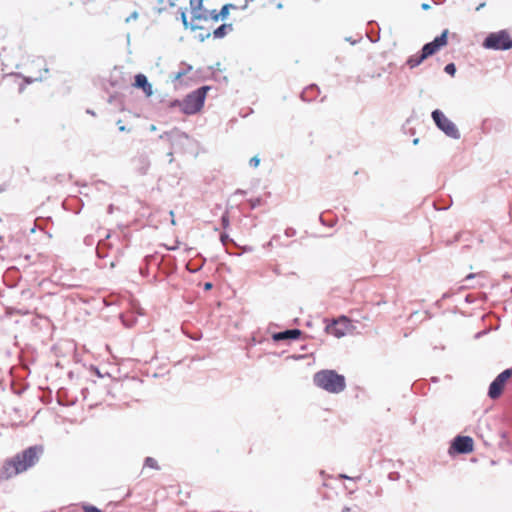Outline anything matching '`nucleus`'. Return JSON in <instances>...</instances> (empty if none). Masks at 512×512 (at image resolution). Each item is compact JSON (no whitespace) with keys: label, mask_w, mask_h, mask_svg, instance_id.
Returning a JSON list of instances; mask_svg holds the SVG:
<instances>
[{"label":"nucleus","mask_w":512,"mask_h":512,"mask_svg":"<svg viewBox=\"0 0 512 512\" xmlns=\"http://www.w3.org/2000/svg\"><path fill=\"white\" fill-rule=\"evenodd\" d=\"M220 239H221V242L223 243V245L226 244V242L229 240V236L227 234H221L220 236Z\"/></svg>","instance_id":"nucleus-27"},{"label":"nucleus","mask_w":512,"mask_h":512,"mask_svg":"<svg viewBox=\"0 0 512 512\" xmlns=\"http://www.w3.org/2000/svg\"><path fill=\"white\" fill-rule=\"evenodd\" d=\"M145 466L153 469H158L157 461L152 457H147L145 459Z\"/></svg>","instance_id":"nucleus-18"},{"label":"nucleus","mask_w":512,"mask_h":512,"mask_svg":"<svg viewBox=\"0 0 512 512\" xmlns=\"http://www.w3.org/2000/svg\"><path fill=\"white\" fill-rule=\"evenodd\" d=\"M428 8H429L428 4H426V3L422 4V9L427 10Z\"/></svg>","instance_id":"nucleus-35"},{"label":"nucleus","mask_w":512,"mask_h":512,"mask_svg":"<svg viewBox=\"0 0 512 512\" xmlns=\"http://www.w3.org/2000/svg\"><path fill=\"white\" fill-rule=\"evenodd\" d=\"M342 512H359V511H357L356 509L351 508V507H344L342 509Z\"/></svg>","instance_id":"nucleus-28"},{"label":"nucleus","mask_w":512,"mask_h":512,"mask_svg":"<svg viewBox=\"0 0 512 512\" xmlns=\"http://www.w3.org/2000/svg\"><path fill=\"white\" fill-rule=\"evenodd\" d=\"M425 59H427V58L421 51L419 54L411 55L407 59L406 65L410 69H414V68L418 67Z\"/></svg>","instance_id":"nucleus-13"},{"label":"nucleus","mask_w":512,"mask_h":512,"mask_svg":"<svg viewBox=\"0 0 512 512\" xmlns=\"http://www.w3.org/2000/svg\"><path fill=\"white\" fill-rule=\"evenodd\" d=\"M209 37H210V33H205V34L200 33V34L198 35V39H199L201 42H203L204 40H206V39H207V38H209Z\"/></svg>","instance_id":"nucleus-25"},{"label":"nucleus","mask_w":512,"mask_h":512,"mask_svg":"<svg viewBox=\"0 0 512 512\" xmlns=\"http://www.w3.org/2000/svg\"><path fill=\"white\" fill-rule=\"evenodd\" d=\"M260 163V159L258 157H252L250 159V165L253 166V167H257Z\"/></svg>","instance_id":"nucleus-24"},{"label":"nucleus","mask_w":512,"mask_h":512,"mask_svg":"<svg viewBox=\"0 0 512 512\" xmlns=\"http://www.w3.org/2000/svg\"><path fill=\"white\" fill-rule=\"evenodd\" d=\"M137 18H138V13L135 11L128 18H126V22H129L131 20H136Z\"/></svg>","instance_id":"nucleus-26"},{"label":"nucleus","mask_w":512,"mask_h":512,"mask_svg":"<svg viewBox=\"0 0 512 512\" xmlns=\"http://www.w3.org/2000/svg\"><path fill=\"white\" fill-rule=\"evenodd\" d=\"M221 223H222L223 228H227L229 226L230 221H229V217L226 213L222 215Z\"/></svg>","instance_id":"nucleus-21"},{"label":"nucleus","mask_w":512,"mask_h":512,"mask_svg":"<svg viewBox=\"0 0 512 512\" xmlns=\"http://www.w3.org/2000/svg\"><path fill=\"white\" fill-rule=\"evenodd\" d=\"M215 14H218V13L216 12V10H212V11L204 10V9H203V7L201 6V7H200V15H201V16H205V18H204V17H201V18H195V17H194V15L192 14V19H191L190 29H191L192 31H195V30H197V29H201L202 27L196 24V20H205V21H207V20H209V19H211V20H212V16H215Z\"/></svg>","instance_id":"nucleus-12"},{"label":"nucleus","mask_w":512,"mask_h":512,"mask_svg":"<svg viewBox=\"0 0 512 512\" xmlns=\"http://www.w3.org/2000/svg\"><path fill=\"white\" fill-rule=\"evenodd\" d=\"M212 288V284L211 283H206L205 284V289L208 290V289H211Z\"/></svg>","instance_id":"nucleus-33"},{"label":"nucleus","mask_w":512,"mask_h":512,"mask_svg":"<svg viewBox=\"0 0 512 512\" xmlns=\"http://www.w3.org/2000/svg\"><path fill=\"white\" fill-rule=\"evenodd\" d=\"M512 376V369L501 372L490 384L488 395L491 399H497L503 391L507 380Z\"/></svg>","instance_id":"nucleus-7"},{"label":"nucleus","mask_w":512,"mask_h":512,"mask_svg":"<svg viewBox=\"0 0 512 512\" xmlns=\"http://www.w3.org/2000/svg\"><path fill=\"white\" fill-rule=\"evenodd\" d=\"M341 477H342V478H347V479L349 478V477H348V476H346V475H341Z\"/></svg>","instance_id":"nucleus-40"},{"label":"nucleus","mask_w":512,"mask_h":512,"mask_svg":"<svg viewBox=\"0 0 512 512\" xmlns=\"http://www.w3.org/2000/svg\"><path fill=\"white\" fill-rule=\"evenodd\" d=\"M43 452L41 446H31L0 466V482L8 480L34 466Z\"/></svg>","instance_id":"nucleus-1"},{"label":"nucleus","mask_w":512,"mask_h":512,"mask_svg":"<svg viewBox=\"0 0 512 512\" xmlns=\"http://www.w3.org/2000/svg\"><path fill=\"white\" fill-rule=\"evenodd\" d=\"M436 126L443 131L448 137L453 139L460 138V132L456 125L448 119L444 113L438 109L434 110L431 114Z\"/></svg>","instance_id":"nucleus-5"},{"label":"nucleus","mask_w":512,"mask_h":512,"mask_svg":"<svg viewBox=\"0 0 512 512\" xmlns=\"http://www.w3.org/2000/svg\"><path fill=\"white\" fill-rule=\"evenodd\" d=\"M175 1H176V0H169V5H170L171 7L175 6Z\"/></svg>","instance_id":"nucleus-34"},{"label":"nucleus","mask_w":512,"mask_h":512,"mask_svg":"<svg viewBox=\"0 0 512 512\" xmlns=\"http://www.w3.org/2000/svg\"><path fill=\"white\" fill-rule=\"evenodd\" d=\"M208 86H202L189 93L182 102L179 103L181 111L187 115H192L201 110L204 105Z\"/></svg>","instance_id":"nucleus-3"},{"label":"nucleus","mask_w":512,"mask_h":512,"mask_svg":"<svg viewBox=\"0 0 512 512\" xmlns=\"http://www.w3.org/2000/svg\"><path fill=\"white\" fill-rule=\"evenodd\" d=\"M228 30H232L231 24H222L213 31L214 38H222L227 34Z\"/></svg>","instance_id":"nucleus-14"},{"label":"nucleus","mask_w":512,"mask_h":512,"mask_svg":"<svg viewBox=\"0 0 512 512\" xmlns=\"http://www.w3.org/2000/svg\"><path fill=\"white\" fill-rule=\"evenodd\" d=\"M84 512H102L100 509L94 506H83Z\"/></svg>","instance_id":"nucleus-23"},{"label":"nucleus","mask_w":512,"mask_h":512,"mask_svg":"<svg viewBox=\"0 0 512 512\" xmlns=\"http://www.w3.org/2000/svg\"><path fill=\"white\" fill-rule=\"evenodd\" d=\"M452 447L461 454L470 453L473 450V439L469 436H457Z\"/></svg>","instance_id":"nucleus-9"},{"label":"nucleus","mask_w":512,"mask_h":512,"mask_svg":"<svg viewBox=\"0 0 512 512\" xmlns=\"http://www.w3.org/2000/svg\"><path fill=\"white\" fill-rule=\"evenodd\" d=\"M134 85L137 88H141L147 97H150L153 94L152 85L148 82V79L144 74H137L135 76Z\"/></svg>","instance_id":"nucleus-10"},{"label":"nucleus","mask_w":512,"mask_h":512,"mask_svg":"<svg viewBox=\"0 0 512 512\" xmlns=\"http://www.w3.org/2000/svg\"><path fill=\"white\" fill-rule=\"evenodd\" d=\"M484 5H485L484 3H481V4L476 8V10H480L482 7H484Z\"/></svg>","instance_id":"nucleus-37"},{"label":"nucleus","mask_w":512,"mask_h":512,"mask_svg":"<svg viewBox=\"0 0 512 512\" xmlns=\"http://www.w3.org/2000/svg\"><path fill=\"white\" fill-rule=\"evenodd\" d=\"M313 381L317 387L333 394H338L346 388L345 377L335 370H321L314 375Z\"/></svg>","instance_id":"nucleus-2"},{"label":"nucleus","mask_w":512,"mask_h":512,"mask_svg":"<svg viewBox=\"0 0 512 512\" xmlns=\"http://www.w3.org/2000/svg\"><path fill=\"white\" fill-rule=\"evenodd\" d=\"M203 0H190L191 13L195 18H201L200 7L202 6Z\"/></svg>","instance_id":"nucleus-15"},{"label":"nucleus","mask_w":512,"mask_h":512,"mask_svg":"<svg viewBox=\"0 0 512 512\" xmlns=\"http://www.w3.org/2000/svg\"><path fill=\"white\" fill-rule=\"evenodd\" d=\"M482 45L486 49L505 51L512 48V38L506 30H500L489 33Z\"/></svg>","instance_id":"nucleus-4"},{"label":"nucleus","mask_w":512,"mask_h":512,"mask_svg":"<svg viewBox=\"0 0 512 512\" xmlns=\"http://www.w3.org/2000/svg\"><path fill=\"white\" fill-rule=\"evenodd\" d=\"M301 331L299 329H289L282 332H278L273 334L272 338L274 341H282V340H296L300 337Z\"/></svg>","instance_id":"nucleus-11"},{"label":"nucleus","mask_w":512,"mask_h":512,"mask_svg":"<svg viewBox=\"0 0 512 512\" xmlns=\"http://www.w3.org/2000/svg\"><path fill=\"white\" fill-rule=\"evenodd\" d=\"M249 203L251 205V208L254 209V208L258 207L261 204V199L260 198L250 199Z\"/></svg>","instance_id":"nucleus-22"},{"label":"nucleus","mask_w":512,"mask_h":512,"mask_svg":"<svg viewBox=\"0 0 512 512\" xmlns=\"http://www.w3.org/2000/svg\"><path fill=\"white\" fill-rule=\"evenodd\" d=\"M230 8H234V5H232V4H226V5H224V6L221 8V10H220V12H219L218 14H215V16H212V20L216 22V21H218L220 18H221V19L226 18V17H227V15H228V13H229V9H230Z\"/></svg>","instance_id":"nucleus-16"},{"label":"nucleus","mask_w":512,"mask_h":512,"mask_svg":"<svg viewBox=\"0 0 512 512\" xmlns=\"http://www.w3.org/2000/svg\"><path fill=\"white\" fill-rule=\"evenodd\" d=\"M35 80H42V76H40V77H36L35 79L27 78V79H26V82H27V83H31V82H33V81H35Z\"/></svg>","instance_id":"nucleus-30"},{"label":"nucleus","mask_w":512,"mask_h":512,"mask_svg":"<svg viewBox=\"0 0 512 512\" xmlns=\"http://www.w3.org/2000/svg\"><path fill=\"white\" fill-rule=\"evenodd\" d=\"M447 36L448 30L445 29L440 36H437L433 41L426 43L422 47L421 51L426 56V58L432 56L447 44Z\"/></svg>","instance_id":"nucleus-8"},{"label":"nucleus","mask_w":512,"mask_h":512,"mask_svg":"<svg viewBox=\"0 0 512 512\" xmlns=\"http://www.w3.org/2000/svg\"><path fill=\"white\" fill-rule=\"evenodd\" d=\"M243 251L244 252H252L253 248L251 246H245V247H243Z\"/></svg>","instance_id":"nucleus-32"},{"label":"nucleus","mask_w":512,"mask_h":512,"mask_svg":"<svg viewBox=\"0 0 512 512\" xmlns=\"http://www.w3.org/2000/svg\"><path fill=\"white\" fill-rule=\"evenodd\" d=\"M112 209H113V206H112V205H110V206H109V210H108V212H109V213H112Z\"/></svg>","instance_id":"nucleus-39"},{"label":"nucleus","mask_w":512,"mask_h":512,"mask_svg":"<svg viewBox=\"0 0 512 512\" xmlns=\"http://www.w3.org/2000/svg\"><path fill=\"white\" fill-rule=\"evenodd\" d=\"M352 327L353 325L351 321L347 317L342 316L333 323L327 325L326 331L337 338H341L348 334Z\"/></svg>","instance_id":"nucleus-6"},{"label":"nucleus","mask_w":512,"mask_h":512,"mask_svg":"<svg viewBox=\"0 0 512 512\" xmlns=\"http://www.w3.org/2000/svg\"><path fill=\"white\" fill-rule=\"evenodd\" d=\"M318 90V87L315 86V85H311L309 87H307L306 89L303 90V92L301 93V98L304 100V101H311L312 100V94Z\"/></svg>","instance_id":"nucleus-17"},{"label":"nucleus","mask_w":512,"mask_h":512,"mask_svg":"<svg viewBox=\"0 0 512 512\" xmlns=\"http://www.w3.org/2000/svg\"><path fill=\"white\" fill-rule=\"evenodd\" d=\"M294 233H295V231L293 229H287L286 230V235L287 236H292V235H294Z\"/></svg>","instance_id":"nucleus-31"},{"label":"nucleus","mask_w":512,"mask_h":512,"mask_svg":"<svg viewBox=\"0 0 512 512\" xmlns=\"http://www.w3.org/2000/svg\"><path fill=\"white\" fill-rule=\"evenodd\" d=\"M474 276H475L474 274H469L466 276V280L472 279V278H474Z\"/></svg>","instance_id":"nucleus-36"},{"label":"nucleus","mask_w":512,"mask_h":512,"mask_svg":"<svg viewBox=\"0 0 512 512\" xmlns=\"http://www.w3.org/2000/svg\"><path fill=\"white\" fill-rule=\"evenodd\" d=\"M444 71H445L447 74H449V75L453 76V75L455 74V72H456V67H455V65H454L453 63H449V64H447V65L445 66Z\"/></svg>","instance_id":"nucleus-19"},{"label":"nucleus","mask_w":512,"mask_h":512,"mask_svg":"<svg viewBox=\"0 0 512 512\" xmlns=\"http://www.w3.org/2000/svg\"><path fill=\"white\" fill-rule=\"evenodd\" d=\"M181 20L185 28H190L191 22H188L185 11L181 12Z\"/></svg>","instance_id":"nucleus-20"},{"label":"nucleus","mask_w":512,"mask_h":512,"mask_svg":"<svg viewBox=\"0 0 512 512\" xmlns=\"http://www.w3.org/2000/svg\"><path fill=\"white\" fill-rule=\"evenodd\" d=\"M119 130H120V131H125V126H120V127H119Z\"/></svg>","instance_id":"nucleus-38"},{"label":"nucleus","mask_w":512,"mask_h":512,"mask_svg":"<svg viewBox=\"0 0 512 512\" xmlns=\"http://www.w3.org/2000/svg\"><path fill=\"white\" fill-rule=\"evenodd\" d=\"M185 73H186V71H180V72H178V73L175 75L174 79H175V80L180 79V78H181Z\"/></svg>","instance_id":"nucleus-29"}]
</instances>
